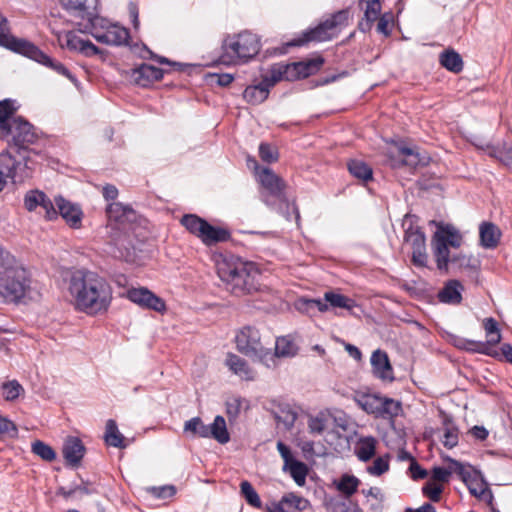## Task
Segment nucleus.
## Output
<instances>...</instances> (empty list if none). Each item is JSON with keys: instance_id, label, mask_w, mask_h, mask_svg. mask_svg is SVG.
Returning a JSON list of instances; mask_svg holds the SVG:
<instances>
[{"instance_id": "32", "label": "nucleus", "mask_w": 512, "mask_h": 512, "mask_svg": "<svg viewBox=\"0 0 512 512\" xmlns=\"http://www.w3.org/2000/svg\"><path fill=\"white\" fill-rule=\"evenodd\" d=\"M398 153L403 157L402 163L413 168L419 165L424 166L428 164L429 161V157L421 156L417 149L404 145L398 146Z\"/></svg>"}, {"instance_id": "51", "label": "nucleus", "mask_w": 512, "mask_h": 512, "mask_svg": "<svg viewBox=\"0 0 512 512\" xmlns=\"http://www.w3.org/2000/svg\"><path fill=\"white\" fill-rule=\"evenodd\" d=\"M3 395L5 400L14 401L17 399L24 389L17 380H11L2 384Z\"/></svg>"}, {"instance_id": "52", "label": "nucleus", "mask_w": 512, "mask_h": 512, "mask_svg": "<svg viewBox=\"0 0 512 512\" xmlns=\"http://www.w3.org/2000/svg\"><path fill=\"white\" fill-rule=\"evenodd\" d=\"M18 436V428L10 419L0 416V439H14Z\"/></svg>"}, {"instance_id": "40", "label": "nucleus", "mask_w": 512, "mask_h": 512, "mask_svg": "<svg viewBox=\"0 0 512 512\" xmlns=\"http://www.w3.org/2000/svg\"><path fill=\"white\" fill-rule=\"evenodd\" d=\"M184 433L189 434L192 438L201 437L208 438V425L204 424L198 416L187 420L184 423Z\"/></svg>"}, {"instance_id": "22", "label": "nucleus", "mask_w": 512, "mask_h": 512, "mask_svg": "<svg viewBox=\"0 0 512 512\" xmlns=\"http://www.w3.org/2000/svg\"><path fill=\"white\" fill-rule=\"evenodd\" d=\"M361 406L369 412H378L383 418H393L402 410L401 403L391 398H383L380 403H361Z\"/></svg>"}, {"instance_id": "64", "label": "nucleus", "mask_w": 512, "mask_h": 512, "mask_svg": "<svg viewBox=\"0 0 512 512\" xmlns=\"http://www.w3.org/2000/svg\"><path fill=\"white\" fill-rule=\"evenodd\" d=\"M206 78L210 83H216L221 87H227L234 80V76L229 73H209Z\"/></svg>"}, {"instance_id": "1", "label": "nucleus", "mask_w": 512, "mask_h": 512, "mask_svg": "<svg viewBox=\"0 0 512 512\" xmlns=\"http://www.w3.org/2000/svg\"><path fill=\"white\" fill-rule=\"evenodd\" d=\"M431 225L436 226V231L431 238V247L437 269L448 272L449 266L458 270H465L471 280L478 282L481 261L472 256L463 253L450 255L449 248H459L462 245L463 237L459 230L452 224L430 221Z\"/></svg>"}, {"instance_id": "18", "label": "nucleus", "mask_w": 512, "mask_h": 512, "mask_svg": "<svg viewBox=\"0 0 512 512\" xmlns=\"http://www.w3.org/2000/svg\"><path fill=\"white\" fill-rule=\"evenodd\" d=\"M57 212L65 220L67 225L73 229L81 227L83 212L80 205L66 200L63 196L55 197Z\"/></svg>"}, {"instance_id": "55", "label": "nucleus", "mask_w": 512, "mask_h": 512, "mask_svg": "<svg viewBox=\"0 0 512 512\" xmlns=\"http://www.w3.org/2000/svg\"><path fill=\"white\" fill-rule=\"evenodd\" d=\"M442 492L443 486L441 484L434 483L433 481H427L422 487L423 495L429 498L432 502H439L441 500Z\"/></svg>"}, {"instance_id": "53", "label": "nucleus", "mask_w": 512, "mask_h": 512, "mask_svg": "<svg viewBox=\"0 0 512 512\" xmlns=\"http://www.w3.org/2000/svg\"><path fill=\"white\" fill-rule=\"evenodd\" d=\"M259 157L263 162L274 163L278 160L279 157L278 150L273 145L262 142L259 145Z\"/></svg>"}, {"instance_id": "17", "label": "nucleus", "mask_w": 512, "mask_h": 512, "mask_svg": "<svg viewBox=\"0 0 512 512\" xmlns=\"http://www.w3.org/2000/svg\"><path fill=\"white\" fill-rule=\"evenodd\" d=\"M86 453L82 440L75 436H68L62 445V455L67 467L78 468Z\"/></svg>"}, {"instance_id": "20", "label": "nucleus", "mask_w": 512, "mask_h": 512, "mask_svg": "<svg viewBox=\"0 0 512 512\" xmlns=\"http://www.w3.org/2000/svg\"><path fill=\"white\" fill-rule=\"evenodd\" d=\"M70 51H78L86 57H92L101 53V50L90 40H84L73 31L65 34V43L62 44Z\"/></svg>"}, {"instance_id": "49", "label": "nucleus", "mask_w": 512, "mask_h": 512, "mask_svg": "<svg viewBox=\"0 0 512 512\" xmlns=\"http://www.w3.org/2000/svg\"><path fill=\"white\" fill-rule=\"evenodd\" d=\"M298 310L308 314L315 311L325 312L328 310V305L322 299L302 298L298 301Z\"/></svg>"}, {"instance_id": "13", "label": "nucleus", "mask_w": 512, "mask_h": 512, "mask_svg": "<svg viewBox=\"0 0 512 512\" xmlns=\"http://www.w3.org/2000/svg\"><path fill=\"white\" fill-rule=\"evenodd\" d=\"M278 76L275 73L273 65L270 69V76H265L261 82L256 85L246 87L243 92V98L252 105H258L263 103L269 95V90L277 82H279Z\"/></svg>"}, {"instance_id": "36", "label": "nucleus", "mask_w": 512, "mask_h": 512, "mask_svg": "<svg viewBox=\"0 0 512 512\" xmlns=\"http://www.w3.org/2000/svg\"><path fill=\"white\" fill-rule=\"evenodd\" d=\"M21 165V160L15 159L10 149H6L0 153V169L5 173L7 178L15 180L17 169Z\"/></svg>"}, {"instance_id": "12", "label": "nucleus", "mask_w": 512, "mask_h": 512, "mask_svg": "<svg viewBox=\"0 0 512 512\" xmlns=\"http://www.w3.org/2000/svg\"><path fill=\"white\" fill-rule=\"evenodd\" d=\"M404 241L411 245L412 264L416 267H426L428 255L426 252V236L422 228L411 224L404 232Z\"/></svg>"}, {"instance_id": "57", "label": "nucleus", "mask_w": 512, "mask_h": 512, "mask_svg": "<svg viewBox=\"0 0 512 512\" xmlns=\"http://www.w3.org/2000/svg\"><path fill=\"white\" fill-rule=\"evenodd\" d=\"M389 470V456L378 457L374 460L373 465L367 468L369 474L381 476Z\"/></svg>"}, {"instance_id": "27", "label": "nucleus", "mask_w": 512, "mask_h": 512, "mask_svg": "<svg viewBox=\"0 0 512 512\" xmlns=\"http://www.w3.org/2000/svg\"><path fill=\"white\" fill-rule=\"evenodd\" d=\"M16 108L11 99L0 101V137L7 139L11 134L12 116L15 114Z\"/></svg>"}, {"instance_id": "15", "label": "nucleus", "mask_w": 512, "mask_h": 512, "mask_svg": "<svg viewBox=\"0 0 512 512\" xmlns=\"http://www.w3.org/2000/svg\"><path fill=\"white\" fill-rule=\"evenodd\" d=\"M127 298L142 308L163 312L166 310L165 301L148 288H131L127 291Z\"/></svg>"}, {"instance_id": "42", "label": "nucleus", "mask_w": 512, "mask_h": 512, "mask_svg": "<svg viewBox=\"0 0 512 512\" xmlns=\"http://www.w3.org/2000/svg\"><path fill=\"white\" fill-rule=\"evenodd\" d=\"M109 36V45L121 46L130 45V32L124 27L113 25L107 29Z\"/></svg>"}, {"instance_id": "33", "label": "nucleus", "mask_w": 512, "mask_h": 512, "mask_svg": "<svg viewBox=\"0 0 512 512\" xmlns=\"http://www.w3.org/2000/svg\"><path fill=\"white\" fill-rule=\"evenodd\" d=\"M273 359L275 357H294L298 353V346L290 336L278 337L275 342Z\"/></svg>"}, {"instance_id": "34", "label": "nucleus", "mask_w": 512, "mask_h": 512, "mask_svg": "<svg viewBox=\"0 0 512 512\" xmlns=\"http://www.w3.org/2000/svg\"><path fill=\"white\" fill-rule=\"evenodd\" d=\"M377 441L374 437H363L355 448V454L362 462H368L376 453Z\"/></svg>"}, {"instance_id": "14", "label": "nucleus", "mask_w": 512, "mask_h": 512, "mask_svg": "<svg viewBox=\"0 0 512 512\" xmlns=\"http://www.w3.org/2000/svg\"><path fill=\"white\" fill-rule=\"evenodd\" d=\"M107 216L110 222H114L120 230L126 231L138 218V214L130 206L120 202H113L107 207Z\"/></svg>"}, {"instance_id": "50", "label": "nucleus", "mask_w": 512, "mask_h": 512, "mask_svg": "<svg viewBox=\"0 0 512 512\" xmlns=\"http://www.w3.org/2000/svg\"><path fill=\"white\" fill-rule=\"evenodd\" d=\"M31 450L44 461L52 462L56 459L55 450L41 440L34 441L31 445Z\"/></svg>"}, {"instance_id": "54", "label": "nucleus", "mask_w": 512, "mask_h": 512, "mask_svg": "<svg viewBox=\"0 0 512 512\" xmlns=\"http://www.w3.org/2000/svg\"><path fill=\"white\" fill-rule=\"evenodd\" d=\"M44 192L40 190H30L24 196V207L28 211H34L37 207H40L41 201H43Z\"/></svg>"}, {"instance_id": "35", "label": "nucleus", "mask_w": 512, "mask_h": 512, "mask_svg": "<svg viewBox=\"0 0 512 512\" xmlns=\"http://www.w3.org/2000/svg\"><path fill=\"white\" fill-rule=\"evenodd\" d=\"M105 443L108 446L116 448H125V437L119 432L118 426L115 420L109 419L106 422V431L104 436Z\"/></svg>"}, {"instance_id": "62", "label": "nucleus", "mask_w": 512, "mask_h": 512, "mask_svg": "<svg viewBox=\"0 0 512 512\" xmlns=\"http://www.w3.org/2000/svg\"><path fill=\"white\" fill-rule=\"evenodd\" d=\"M297 413L290 408L281 409V415L275 414V419L282 422L287 429H291L297 420Z\"/></svg>"}, {"instance_id": "46", "label": "nucleus", "mask_w": 512, "mask_h": 512, "mask_svg": "<svg viewBox=\"0 0 512 512\" xmlns=\"http://www.w3.org/2000/svg\"><path fill=\"white\" fill-rule=\"evenodd\" d=\"M483 326L486 331L487 336L489 337L486 343L489 347H493L501 341V333L498 326V322L492 318H485L483 321Z\"/></svg>"}, {"instance_id": "9", "label": "nucleus", "mask_w": 512, "mask_h": 512, "mask_svg": "<svg viewBox=\"0 0 512 512\" xmlns=\"http://www.w3.org/2000/svg\"><path fill=\"white\" fill-rule=\"evenodd\" d=\"M325 63L321 55L314 58H307L302 61L288 64L276 63L273 65L278 79L286 81H296L315 75Z\"/></svg>"}, {"instance_id": "59", "label": "nucleus", "mask_w": 512, "mask_h": 512, "mask_svg": "<svg viewBox=\"0 0 512 512\" xmlns=\"http://www.w3.org/2000/svg\"><path fill=\"white\" fill-rule=\"evenodd\" d=\"M324 506L327 512H351L347 503L340 497L326 499Z\"/></svg>"}, {"instance_id": "21", "label": "nucleus", "mask_w": 512, "mask_h": 512, "mask_svg": "<svg viewBox=\"0 0 512 512\" xmlns=\"http://www.w3.org/2000/svg\"><path fill=\"white\" fill-rule=\"evenodd\" d=\"M370 361L373 369V374L376 377L382 380H394L393 369L386 352L380 349L374 351L371 355Z\"/></svg>"}, {"instance_id": "25", "label": "nucleus", "mask_w": 512, "mask_h": 512, "mask_svg": "<svg viewBox=\"0 0 512 512\" xmlns=\"http://www.w3.org/2000/svg\"><path fill=\"white\" fill-rule=\"evenodd\" d=\"M463 286L459 280L452 279L445 283L444 287L438 292V299L441 303L457 305L462 301L461 291Z\"/></svg>"}, {"instance_id": "16", "label": "nucleus", "mask_w": 512, "mask_h": 512, "mask_svg": "<svg viewBox=\"0 0 512 512\" xmlns=\"http://www.w3.org/2000/svg\"><path fill=\"white\" fill-rule=\"evenodd\" d=\"M128 79L131 83L148 87L155 81H159L164 76V70L150 64L142 63L136 68L127 71Z\"/></svg>"}, {"instance_id": "3", "label": "nucleus", "mask_w": 512, "mask_h": 512, "mask_svg": "<svg viewBox=\"0 0 512 512\" xmlns=\"http://www.w3.org/2000/svg\"><path fill=\"white\" fill-rule=\"evenodd\" d=\"M217 274L225 289L236 297L261 291V272L253 262L239 257H228L217 263Z\"/></svg>"}, {"instance_id": "58", "label": "nucleus", "mask_w": 512, "mask_h": 512, "mask_svg": "<svg viewBox=\"0 0 512 512\" xmlns=\"http://www.w3.org/2000/svg\"><path fill=\"white\" fill-rule=\"evenodd\" d=\"M378 23L376 26V30L378 33L383 34L385 37L391 35V27L390 23L393 22L394 16L392 12H385L378 19Z\"/></svg>"}, {"instance_id": "31", "label": "nucleus", "mask_w": 512, "mask_h": 512, "mask_svg": "<svg viewBox=\"0 0 512 512\" xmlns=\"http://www.w3.org/2000/svg\"><path fill=\"white\" fill-rule=\"evenodd\" d=\"M208 438H213L220 444H226L230 441V434L223 416L217 415L213 423L208 425Z\"/></svg>"}, {"instance_id": "60", "label": "nucleus", "mask_w": 512, "mask_h": 512, "mask_svg": "<svg viewBox=\"0 0 512 512\" xmlns=\"http://www.w3.org/2000/svg\"><path fill=\"white\" fill-rule=\"evenodd\" d=\"M381 16L380 0H367L364 17L375 22Z\"/></svg>"}, {"instance_id": "56", "label": "nucleus", "mask_w": 512, "mask_h": 512, "mask_svg": "<svg viewBox=\"0 0 512 512\" xmlns=\"http://www.w3.org/2000/svg\"><path fill=\"white\" fill-rule=\"evenodd\" d=\"M444 460L449 463V468L452 470V473H456L463 482H468V480L471 478V473L461 462L449 456H446Z\"/></svg>"}, {"instance_id": "8", "label": "nucleus", "mask_w": 512, "mask_h": 512, "mask_svg": "<svg viewBox=\"0 0 512 512\" xmlns=\"http://www.w3.org/2000/svg\"><path fill=\"white\" fill-rule=\"evenodd\" d=\"M237 350L252 359H257L269 367V361H273L271 349L265 348L260 341L258 329L246 326L235 337Z\"/></svg>"}, {"instance_id": "38", "label": "nucleus", "mask_w": 512, "mask_h": 512, "mask_svg": "<svg viewBox=\"0 0 512 512\" xmlns=\"http://www.w3.org/2000/svg\"><path fill=\"white\" fill-rule=\"evenodd\" d=\"M204 218L196 214H185L181 217L180 223L183 225L192 235L200 239L202 237V231L206 224Z\"/></svg>"}, {"instance_id": "47", "label": "nucleus", "mask_w": 512, "mask_h": 512, "mask_svg": "<svg viewBox=\"0 0 512 512\" xmlns=\"http://www.w3.org/2000/svg\"><path fill=\"white\" fill-rule=\"evenodd\" d=\"M359 484L360 480L356 476L344 474L337 484V489L346 497H351L357 491Z\"/></svg>"}, {"instance_id": "26", "label": "nucleus", "mask_w": 512, "mask_h": 512, "mask_svg": "<svg viewBox=\"0 0 512 512\" xmlns=\"http://www.w3.org/2000/svg\"><path fill=\"white\" fill-rule=\"evenodd\" d=\"M480 149H486L489 156L498 159L509 170L512 171V143L504 141L501 145H483L474 143Z\"/></svg>"}, {"instance_id": "2", "label": "nucleus", "mask_w": 512, "mask_h": 512, "mask_svg": "<svg viewBox=\"0 0 512 512\" xmlns=\"http://www.w3.org/2000/svg\"><path fill=\"white\" fill-rule=\"evenodd\" d=\"M69 292L75 309L90 316L108 311L112 302V287L95 272L76 270L69 281Z\"/></svg>"}, {"instance_id": "41", "label": "nucleus", "mask_w": 512, "mask_h": 512, "mask_svg": "<svg viewBox=\"0 0 512 512\" xmlns=\"http://www.w3.org/2000/svg\"><path fill=\"white\" fill-rule=\"evenodd\" d=\"M444 433H443V445L452 449L458 444V428L454 426L453 421L450 417L446 416L444 421Z\"/></svg>"}, {"instance_id": "5", "label": "nucleus", "mask_w": 512, "mask_h": 512, "mask_svg": "<svg viewBox=\"0 0 512 512\" xmlns=\"http://www.w3.org/2000/svg\"><path fill=\"white\" fill-rule=\"evenodd\" d=\"M26 269L14 265L13 256L0 245V302L18 303L30 290Z\"/></svg>"}, {"instance_id": "7", "label": "nucleus", "mask_w": 512, "mask_h": 512, "mask_svg": "<svg viewBox=\"0 0 512 512\" xmlns=\"http://www.w3.org/2000/svg\"><path fill=\"white\" fill-rule=\"evenodd\" d=\"M261 48L256 34L245 31L234 37H227L222 44L223 54L219 58L222 64L246 63L255 57Z\"/></svg>"}, {"instance_id": "44", "label": "nucleus", "mask_w": 512, "mask_h": 512, "mask_svg": "<svg viewBox=\"0 0 512 512\" xmlns=\"http://www.w3.org/2000/svg\"><path fill=\"white\" fill-rule=\"evenodd\" d=\"M240 493H241V496L245 499V501L250 506H252L254 508L262 507V502H261V499H260L258 493L249 481L243 480L240 483Z\"/></svg>"}, {"instance_id": "37", "label": "nucleus", "mask_w": 512, "mask_h": 512, "mask_svg": "<svg viewBox=\"0 0 512 512\" xmlns=\"http://www.w3.org/2000/svg\"><path fill=\"white\" fill-rule=\"evenodd\" d=\"M348 171L355 178L367 182L373 178L372 168L362 160L352 159L347 163Z\"/></svg>"}, {"instance_id": "23", "label": "nucleus", "mask_w": 512, "mask_h": 512, "mask_svg": "<svg viewBox=\"0 0 512 512\" xmlns=\"http://www.w3.org/2000/svg\"><path fill=\"white\" fill-rule=\"evenodd\" d=\"M203 229L204 230L202 231V237H200V240L206 246L227 242L231 239V233L228 229L214 226L208 221H206Z\"/></svg>"}, {"instance_id": "39", "label": "nucleus", "mask_w": 512, "mask_h": 512, "mask_svg": "<svg viewBox=\"0 0 512 512\" xmlns=\"http://www.w3.org/2000/svg\"><path fill=\"white\" fill-rule=\"evenodd\" d=\"M226 366L236 375L249 378L250 369L245 359L236 354L228 353L225 361Z\"/></svg>"}, {"instance_id": "45", "label": "nucleus", "mask_w": 512, "mask_h": 512, "mask_svg": "<svg viewBox=\"0 0 512 512\" xmlns=\"http://www.w3.org/2000/svg\"><path fill=\"white\" fill-rule=\"evenodd\" d=\"M464 350L468 351V352H472V353H480V354L488 355L495 359H500L499 351L489 347V345L483 341H476V340L468 339Z\"/></svg>"}, {"instance_id": "4", "label": "nucleus", "mask_w": 512, "mask_h": 512, "mask_svg": "<svg viewBox=\"0 0 512 512\" xmlns=\"http://www.w3.org/2000/svg\"><path fill=\"white\" fill-rule=\"evenodd\" d=\"M0 46L52 69L56 73L65 76L73 83L77 82L76 77L61 62H58L48 56L31 41L13 36L10 33V27L7 18L1 13Z\"/></svg>"}, {"instance_id": "29", "label": "nucleus", "mask_w": 512, "mask_h": 512, "mask_svg": "<svg viewBox=\"0 0 512 512\" xmlns=\"http://www.w3.org/2000/svg\"><path fill=\"white\" fill-rule=\"evenodd\" d=\"M480 242L485 248H495L499 244L501 231L492 222H483L479 228Z\"/></svg>"}, {"instance_id": "63", "label": "nucleus", "mask_w": 512, "mask_h": 512, "mask_svg": "<svg viewBox=\"0 0 512 512\" xmlns=\"http://www.w3.org/2000/svg\"><path fill=\"white\" fill-rule=\"evenodd\" d=\"M148 492L156 498L167 499L176 494V487L174 485L154 486L148 488Z\"/></svg>"}, {"instance_id": "11", "label": "nucleus", "mask_w": 512, "mask_h": 512, "mask_svg": "<svg viewBox=\"0 0 512 512\" xmlns=\"http://www.w3.org/2000/svg\"><path fill=\"white\" fill-rule=\"evenodd\" d=\"M10 127L12 139L9 143V148L14 149L22 157L26 166L28 157L22 155V152H27L28 146L36 142L37 134L34 131L33 125L21 116L13 117Z\"/></svg>"}, {"instance_id": "6", "label": "nucleus", "mask_w": 512, "mask_h": 512, "mask_svg": "<svg viewBox=\"0 0 512 512\" xmlns=\"http://www.w3.org/2000/svg\"><path fill=\"white\" fill-rule=\"evenodd\" d=\"M351 17L350 8H344L330 14L313 28H309L293 39L287 45L300 47L310 42H326L336 38L339 33L349 25Z\"/></svg>"}, {"instance_id": "43", "label": "nucleus", "mask_w": 512, "mask_h": 512, "mask_svg": "<svg viewBox=\"0 0 512 512\" xmlns=\"http://www.w3.org/2000/svg\"><path fill=\"white\" fill-rule=\"evenodd\" d=\"M286 471H289L298 486L305 485L308 475V467L305 463L299 460L293 461L289 466H286Z\"/></svg>"}, {"instance_id": "24", "label": "nucleus", "mask_w": 512, "mask_h": 512, "mask_svg": "<svg viewBox=\"0 0 512 512\" xmlns=\"http://www.w3.org/2000/svg\"><path fill=\"white\" fill-rule=\"evenodd\" d=\"M261 185L275 197H281L285 183L272 169L265 167L259 175Z\"/></svg>"}, {"instance_id": "30", "label": "nucleus", "mask_w": 512, "mask_h": 512, "mask_svg": "<svg viewBox=\"0 0 512 512\" xmlns=\"http://www.w3.org/2000/svg\"><path fill=\"white\" fill-rule=\"evenodd\" d=\"M323 301L333 308H343L348 310L352 315H356L354 309H359V306L352 298L345 295L335 293L333 291H327L324 293Z\"/></svg>"}, {"instance_id": "19", "label": "nucleus", "mask_w": 512, "mask_h": 512, "mask_svg": "<svg viewBox=\"0 0 512 512\" xmlns=\"http://www.w3.org/2000/svg\"><path fill=\"white\" fill-rule=\"evenodd\" d=\"M76 476L80 480L79 484H75L70 488L59 486L56 490V495L68 500L76 497L81 498L83 495L98 494V490L92 481L82 478L80 474H76Z\"/></svg>"}, {"instance_id": "28", "label": "nucleus", "mask_w": 512, "mask_h": 512, "mask_svg": "<svg viewBox=\"0 0 512 512\" xmlns=\"http://www.w3.org/2000/svg\"><path fill=\"white\" fill-rule=\"evenodd\" d=\"M439 63L446 70L458 74L464 68L462 56L453 48H447L439 54Z\"/></svg>"}, {"instance_id": "10", "label": "nucleus", "mask_w": 512, "mask_h": 512, "mask_svg": "<svg viewBox=\"0 0 512 512\" xmlns=\"http://www.w3.org/2000/svg\"><path fill=\"white\" fill-rule=\"evenodd\" d=\"M63 10L74 19H77L78 25L85 22L82 31H90L95 27L99 19V0H59Z\"/></svg>"}, {"instance_id": "61", "label": "nucleus", "mask_w": 512, "mask_h": 512, "mask_svg": "<svg viewBox=\"0 0 512 512\" xmlns=\"http://www.w3.org/2000/svg\"><path fill=\"white\" fill-rule=\"evenodd\" d=\"M469 491L473 496L486 500L488 505H491L494 499L491 489L488 487L487 483L484 480H482L479 489L476 487H469Z\"/></svg>"}, {"instance_id": "48", "label": "nucleus", "mask_w": 512, "mask_h": 512, "mask_svg": "<svg viewBox=\"0 0 512 512\" xmlns=\"http://www.w3.org/2000/svg\"><path fill=\"white\" fill-rule=\"evenodd\" d=\"M244 402H246V408H248V402L240 396H233L226 401V415L231 424L236 422Z\"/></svg>"}]
</instances>
